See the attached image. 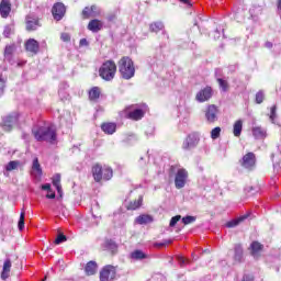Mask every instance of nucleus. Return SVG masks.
I'll list each match as a JSON object with an SVG mask.
<instances>
[{"instance_id": "nucleus-1", "label": "nucleus", "mask_w": 281, "mask_h": 281, "mask_svg": "<svg viewBox=\"0 0 281 281\" xmlns=\"http://www.w3.org/2000/svg\"><path fill=\"white\" fill-rule=\"evenodd\" d=\"M32 134L36 142H47V144H56L58 142V134L52 126H34Z\"/></svg>"}, {"instance_id": "nucleus-2", "label": "nucleus", "mask_w": 281, "mask_h": 281, "mask_svg": "<svg viewBox=\"0 0 281 281\" xmlns=\"http://www.w3.org/2000/svg\"><path fill=\"white\" fill-rule=\"evenodd\" d=\"M119 72L123 80H131L135 77V63L128 56H124L119 60Z\"/></svg>"}, {"instance_id": "nucleus-3", "label": "nucleus", "mask_w": 281, "mask_h": 281, "mask_svg": "<svg viewBox=\"0 0 281 281\" xmlns=\"http://www.w3.org/2000/svg\"><path fill=\"white\" fill-rule=\"evenodd\" d=\"M115 74H117V65L113 59L103 61L99 68V76L105 82H111L115 78Z\"/></svg>"}, {"instance_id": "nucleus-4", "label": "nucleus", "mask_w": 281, "mask_h": 281, "mask_svg": "<svg viewBox=\"0 0 281 281\" xmlns=\"http://www.w3.org/2000/svg\"><path fill=\"white\" fill-rule=\"evenodd\" d=\"M92 177L97 183L100 181H111L113 179V169L106 165L97 164L92 167Z\"/></svg>"}, {"instance_id": "nucleus-5", "label": "nucleus", "mask_w": 281, "mask_h": 281, "mask_svg": "<svg viewBox=\"0 0 281 281\" xmlns=\"http://www.w3.org/2000/svg\"><path fill=\"white\" fill-rule=\"evenodd\" d=\"M146 111H148V105L142 104L139 108H135V105H131L126 109L125 115L128 120H134L135 122L142 120L144 115H146Z\"/></svg>"}, {"instance_id": "nucleus-6", "label": "nucleus", "mask_w": 281, "mask_h": 281, "mask_svg": "<svg viewBox=\"0 0 281 281\" xmlns=\"http://www.w3.org/2000/svg\"><path fill=\"white\" fill-rule=\"evenodd\" d=\"M19 117H21V114H19L18 112H13L7 115L2 122L3 131H7L8 133H10V131H12V128H14L16 124H19Z\"/></svg>"}, {"instance_id": "nucleus-7", "label": "nucleus", "mask_w": 281, "mask_h": 281, "mask_svg": "<svg viewBox=\"0 0 281 281\" xmlns=\"http://www.w3.org/2000/svg\"><path fill=\"white\" fill-rule=\"evenodd\" d=\"M117 276V268L114 266L108 265L104 266L100 271V281H113V279Z\"/></svg>"}, {"instance_id": "nucleus-8", "label": "nucleus", "mask_w": 281, "mask_h": 281, "mask_svg": "<svg viewBox=\"0 0 281 281\" xmlns=\"http://www.w3.org/2000/svg\"><path fill=\"white\" fill-rule=\"evenodd\" d=\"M187 181H188V170L179 169L176 172V177H175V186L177 190H181V188H186Z\"/></svg>"}, {"instance_id": "nucleus-9", "label": "nucleus", "mask_w": 281, "mask_h": 281, "mask_svg": "<svg viewBox=\"0 0 281 281\" xmlns=\"http://www.w3.org/2000/svg\"><path fill=\"white\" fill-rule=\"evenodd\" d=\"M66 13L67 8L63 4V2H57L52 8V14L55 21H63Z\"/></svg>"}, {"instance_id": "nucleus-10", "label": "nucleus", "mask_w": 281, "mask_h": 281, "mask_svg": "<svg viewBox=\"0 0 281 281\" xmlns=\"http://www.w3.org/2000/svg\"><path fill=\"white\" fill-rule=\"evenodd\" d=\"M212 95H214V89H212L210 86H206L196 93L195 100L198 102H207L209 100H212Z\"/></svg>"}, {"instance_id": "nucleus-11", "label": "nucleus", "mask_w": 281, "mask_h": 281, "mask_svg": "<svg viewBox=\"0 0 281 281\" xmlns=\"http://www.w3.org/2000/svg\"><path fill=\"white\" fill-rule=\"evenodd\" d=\"M205 119L209 124H214V122L218 121V106L215 104L207 105L205 110Z\"/></svg>"}, {"instance_id": "nucleus-12", "label": "nucleus", "mask_w": 281, "mask_h": 281, "mask_svg": "<svg viewBox=\"0 0 281 281\" xmlns=\"http://www.w3.org/2000/svg\"><path fill=\"white\" fill-rule=\"evenodd\" d=\"M243 168H246V170H254L256 168V154L248 153L246 154L240 161Z\"/></svg>"}, {"instance_id": "nucleus-13", "label": "nucleus", "mask_w": 281, "mask_h": 281, "mask_svg": "<svg viewBox=\"0 0 281 281\" xmlns=\"http://www.w3.org/2000/svg\"><path fill=\"white\" fill-rule=\"evenodd\" d=\"M199 145V135L192 133L189 134L182 144L183 150H192V148H196Z\"/></svg>"}, {"instance_id": "nucleus-14", "label": "nucleus", "mask_w": 281, "mask_h": 281, "mask_svg": "<svg viewBox=\"0 0 281 281\" xmlns=\"http://www.w3.org/2000/svg\"><path fill=\"white\" fill-rule=\"evenodd\" d=\"M12 12V2L10 0L0 1V16L8 19Z\"/></svg>"}, {"instance_id": "nucleus-15", "label": "nucleus", "mask_w": 281, "mask_h": 281, "mask_svg": "<svg viewBox=\"0 0 281 281\" xmlns=\"http://www.w3.org/2000/svg\"><path fill=\"white\" fill-rule=\"evenodd\" d=\"M31 176L35 179V181H41L43 177V169L41 168V164L38 162V158H34Z\"/></svg>"}, {"instance_id": "nucleus-16", "label": "nucleus", "mask_w": 281, "mask_h": 281, "mask_svg": "<svg viewBox=\"0 0 281 281\" xmlns=\"http://www.w3.org/2000/svg\"><path fill=\"white\" fill-rule=\"evenodd\" d=\"M25 49L30 52V54L36 55L41 52V44L34 38H30L25 42Z\"/></svg>"}, {"instance_id": "nucleus-17", "label": "nucleus", "mask_w": 281, "mask_h": 281, "mask_svg": "<svg viewBox=\"0 0 281 281\" xmlns=\"http://www.w3.org/2000/svg\"><path fill=\"white\" fill-rule=\"evenodd\" d=\"M164 22H154L149 25L150 32H155L156 34L158 32H162V38H165V41H169L170 36L166 31H164Z\"/></svg>"}, {"instance_id": "nucleus-18", "label": "nucleus", "mask_w": 281, "mask_h": 281, "mask_svg": "<svg viewBox=\"0 0 281 281\" xmlns=\"http://www.w3.org/2000/svg\"><path fill=\"white\" fill-rule=\"evenodd\" d=\"M38 27H41V22L38 21V18L27 15L26 16V30H27V32H34L35 30H38Z\"/></svg>"}, {"instance_id": "nucleus-19", "label": "nucleus", "mask_w": 281, "mask_h": 281, "mask_svg": "<svg viewBox=\"0 0 281 281\" xmlns=\"http://www.w3.org/2000/svg\"><path fill=\"white\" fill-rule=\"evenodd\" d=\"M16 50V46L14 44L8 45L4 48V59L7 63H10V65H13L12 57L14 56V52Z\"/></svg>"}, {"instance_id": "nucleus-20", "label": "nucleus", "mask_w": 281, "mask_h": 281, "mask_svg": "<svg viewBox=\"0 0 281 281\" xmlns=\"http://www.w3.org/2000/svg\"><path fill=\"white\" fill-rule=\"evenodd\" d=\"M102 27H104V24L98 19L91 20L88 24V30L90 32H93L94 34H97V32H100Z\"/></svg>"}, {"instance_id": "nucleus-21", "label": "nucleus", "mask_w": 281, "mask_h": 281, "mask_svg": "<svg viewBox=\"0 0 281 281\" xmlns=\"http://www.w3.org/2000/svg\"><path fill=\"white\" fill-rule=\"evenodd\" d=\"M11 269H12V261L8 258L4 260V263H3L1 280H8L10 278Z\"/></svg>"}, {"instance_id": "nucleus-22", "label": "nucleus", "mask_w": 281, "mask_h": 281, "mask_svg": "<svg viewBox=\"0 0 281 281\" xmlns=\"http://www.w3.org/2000/svg\"><path fill=\"white\" fill-rule=\"evenodd\" d=\"M262 249H265V246L258 241H252L250 245V254L254 256V258H258Z\"/></svg>"}, {"instance_id": "nucleus-23", "label": "nucleus", "mask_w": 281, "mask_h": 281, "mask_svg": "<svg viewBox=\"0 0 281 281\" xmlns=\"http://www.w3.org/2000/svg\"><path fill=\"white\" fill-rule=\"evenodd\" d=\"M252 135L256 139H265L267 137V130L261 126L252 127Z\"/></svg>"}, {"instance_id": "nucleus-24", "label": "nucleus", "mask_w": 281, "mask_h": 281, "mask_svg": "<svg viewBox=\"0 0 281 281\" xmlns=\"http://www.w3.org/2000/svg\"><path fill=\"white\" fill-rule=\"evenodd\" d=\"M116 128H117V125L115 123H104L101 125V130L106 135H113V133H115Z\"/></svg>"}, {"instance_id": "nucleus-25", "label": "nucleus", "mask_w": 281, "mask_h": 281, "mask_svg": "<svg viewBox=\"0 0 281 281\" xmlns=\"http://www.w3.org/2000/svg\"><path fill=\"white\" fill-rule=\"evenodd\" d=\"M85 271L88 276H95L98 271V263L95 261H89L86 265Z\"/></svg>"}, {"instance_id": "nucleus-26", "label": "nucleus", "mask_w": 281, "mask_h": 281, "mask_svg": "<svg viewBox=\"0 0 281 281\" xmlns=\"http://www.w3.org/2000/svg\"><path fill=\"white\" fill-rule=\"evenodd\" d=\"M105 251H111V254H115L117 251V244L112 239H106L103 244Z\"/></svg>"}, {"instance_id": "nucleus-27", "label": "nucleus", "mask_w": 281, "mask_h": 281, "mask_svg": "<svg viewBox=\"0 0 281 281\" xmlns=\"http://www.w3.org/2000/svg\"><path fill=\"white\" fill-rule=\"evenodd\" d=\"M101 91L99 87H93L90 91H89V100H91V102H97L98 100H100V95H101Z\"/></svg>"}, {"instance_id": "nucleus-28", "label": "nucleus", "mask_w": 281, "mask_h": 281, "mask_svg": "<svg viewBox=\"0 0 281 281\" xmlns=\"http://www.w3.org/2000/svg\"><path fill=\"white\" fill-rule=\"evenodd\" d=\"M135 223H137V225H148V223H153V216L150 215H139L136 217Z\"/></svg>"}, {"instance_id": "nucleus-29", "label": "nucleus", "mask_w": 281, "mask_h": 281, "mask_svg": "<svg viewBox=\"0 0 281 281\" xmlns=\"http://www.w3.org/2000/svg\"><path fill=\"white\" fill-rule=\"evenodd\" d=\"M243 133V120H237L233 125V135L235 137H240Z\"/></svg>"}, {"instance_id": "nucleus-30", "label": "nucleus", "mask_w": 281, "mask_h": 281, "mask_svg": "<svg viewBox=\"0 0 281 281\" xmlns=\"http://www.w3.org/2000/svg\"><path fill=\"white\" fill-rule=\"evenodd\" d=\"M53 186L56 188L58 195L63 196V186L60 184V173L53 177Z\"/></svg>"}, {"instance_id": "nucleus-31", "label": "nucleus", "mask_w": 281, "mask_h": 281, "mask_svg": "<svg viewBox=\"0 0 281 281\" xmlns=\"http://www.w3.org/2000/svg\"><path fill=\"white\" fill-rule=\"evenodd\" d=\"M144 203V196L139 195L137 200L130 202L127 210H139Z\"/></svg>"}, {"instance_id": "nucleus-32", "label": "nucleus", "mask_w": 281, "mask_h": 281, "mask_svg": "<svg viewBox=\"0 0 281 281\" xmlns=\"http://www.w3.org/2000/svg\"><path fill=\"white\" fill-rule=\"evenodd\" d=\"M246 218H249V215H243L238 218L232 220L226 223V227H237V225H240L243 221H246Z\"/></svg>"}, {"instance_id": "nucleus-33", "label": "nucleus", "mask_w": 281, "mask_h": 281, "mask_svg": "<svg viewBox=\"0 0 281 281\" xmlns=\"http://www.w3.org/2000/svg\"><path fill=\"white\" fill-rule=\"evenodd\" d=\"M148 258V255H146L144 251L142 250H134L132 254H131V259L132 260H144Z\"/></svg>"}, {"instance_id": "nucleus-34", "label": "nucleus", "mask_w": 281, "mask_h": 281, "mask_svg": "<svg viewBox=\"0 0 281 281\" xmlns=\"http://www.w3.org/2000/svg\"><path fill=\"white\" fill-rule=\"evenodd\" d=\"M234 259L236 262H243V246L240 244L235 245Z\"/></svg>"}, {"instance_id": "nucleus-35", "label": "nucleus", "mask_w": 281, "mask_h": 281, "mask_svg": "<svg viewBox=\"0 0 281 281\" xmlns=\"http://www.w3.org/2000/svg\"><path fill=\"white\" fill-rule=\"evenodd\" d=\"M18 229L20 232H23V229H25V209H22L21 211L20 220L18 222Z\"/></svg>"}, {"instance_id": "nucleus-36", "label": "nucleus", "mask_w": 281, "mask_h": 281, "mask_svg": "<svg viewBox=\"0 0 281 281\" xmlns=\"http://www.w3.org/2000/svg\"><path fill=\"white\" fill-rule=\"evenodd\" d=\"M217 82H218L220 89H221V91H223V93H227L229 91V82H227V80L218 79Z\"/></svg>"}, {"instance_id": "nucleus-37", "label": "nucleus", "mask_w": 281, "mask_h": 281, "mask_svg": "<svg viewBox=\"0 0 281 281\" xmlns=\"http://www.w3.org/2000/svg\"><path fill=\"white\" fill-rule=\"evenodd\" d=\"M256 104H262L265 102V90H259L255 95Z\"/></svg>"}, {"instance_id": "nucleus-38", "label": "nucleus", "mask_w": 281, "mask_h": 281, "mask_svg": "<svg viewBox=\"0 0 281 281\" xmlns=\"http://www.w3.org/2000/svg\"><path fill=\"white\" fill-rule=\"evenodd\" d=\"M19 168V161L18 160H11L7 166L5 170L8 172H12V170H16Z\"/></svg>"}, {"instance_id": "nucleus-39", "label": "nucleus", "mask_w": 281, "mask_h": 281, "mask_svg": "<svg viewBox=\"0 0 281 281\" xmlns=\"http://www.w3.org/2000/svg\"><path fill=\"white\" fill-rule=\"evenodd\" d=\"M278 105H272L270 109V120L272 124H276V119L278 117Z\"/></svg>"}, {"instance_id": "nucleus-40", "label": "nucleus", "mask_w": 281, "mask_h": 281, "mask_svg": "<svg viewBox=\"0 0 281 281\" xmlns=\"http://www.w3.org/2000/svg\"><path fill=\"white\" fill-rule=\"evenodd\" d=\"M90 11H91V16L93 18L100 16V14H102V10L95 4H92L90 7Z\"/></svg>"}, {"instance_id": "nucleus-41", "label": "nucleus", "mask_w": 281, "mask_h": 281, "mask_svg": "<svg viewBox=\"0 0 281 281\" xmlns=\"http://www.w3.org/2000/svg\"><path fill=\"white\" fill-rule=\"evenodd\" d=\"M221 137V127H215L211 131V138L218 139Z\"/></svg>"}, {"instance_id": "nucleus-42", "label": "nucleus", "mask_w": 281, "mask_h": 281, "mask_svg": "<svg viewBox=\"0 0 281 281\" xmlns=\"http://www.w3.org/2000/svg\"><path fill=\"white\" fill-rule=\"evenodd\" d=\"M196 221L195 216L187 215L182 218L183 225H190L191 223H194Z\"/></svg>"}, {"instance_id": "nucleus-43", "label": "nucleus", "mask_w": 281, "mask_h": 281, "mask_svg": "<svg viewBox=\"0 0 281 281\" xmlns=\"http://www.w3.org/2000/svg\"><path fill=\"white\" fill-rule=\"evenodd\" d=\"M66 240L67 236H65L64 234H59L55 239V245H61V243H66Z\"/></svg>"}, {"instance_id": "nucleus-44", "label": "nucleus", "mask_w": 281, "mask_h": 281, "mask_svg": "<svg viewBox=\"0 0 281 281\" xmlns=\"http://www.w3.org/2000/svg\"><path fill=\"white\" fill-rule=\"evenodd\" d=\"M5 91V79H3V75H0V95H2Z\"/></svg>"}, {"instance_id": "nucleus-45", "label": "nucleus", "mask_w": 281, "mask_h": 281, "mask_svg": "<svg viewBox=\"0 0 281 281\" xmlns=\"http://www.w3.org/2000/svg\"><path fill=\"white\" fill-rule=\"evenodd\" d=\"M82 16L83 19H91V7H86L83 10H82Z\"/></svg>"}, {"instance_id": "nucleus-46", "label": "nucleus", "mask_w": 281, "mask_h": 281, "mask_svg": "<svg viewBox=\"0 0 281 281\" xmlns=\"http://www.w3.org/2000/svg\"><path fill=\"white\" fill-rule=\"evenodd\" d=\"M179 221H181V215H176L171 218L170 221V227H175V225H177V223H179Z\"/></svg>"}, {"instance_id": "nucleus-47", "label": "nucleus", "mask_w": 281, "mask_h": 281, "mask_svg": "<svg viewBox=\"0 0 281 281\" xmlns=\"http://www.w3.org/2000/svg\"><path fill=\"white\" fill-rule=\"evenodd\" d=\"M178 262L181 267H184V265H188V262H190V260L186 259V257H183V256H178Z\"/></svg>"}, {"instance_id": "nucleus-48", "label": "nucleus", "mask_w": 281, "mask_h": 281, "mask_svg": "<svg viewBox=\"0 0 281 281\" xmlns=\"http://www.w3.org/2000/svg\"><path fill=\"white\" fill-rule=\"evenodd\" d=\"M215 78L218 81L220 79H223V69L216 68L215 69Z\"/></svg>"}, {"instance_id": "nucleus-49", "label": "nucleus", "mask_w": 281, "mask_h": 281, "mask_svg": "<svg viewBox=\"0 0 281 281\" xmlns=\"http://www.w3.org/2000/svg\"><path fill=\"white\" fill-rule=\"evenodd\" d=\"M60 38L61 41H64V43H68V41H71V36L68 33H61Z\"/></svg>"}, {"instance_id": "nucleus-50", "label": "nucleus", "mask_w": 281, "mask_h": 281, "mask_svg": "<svg viewBox=\"0 0 281 281\" xmlns=\"http://www.w3.org/2000/svg\"><path fill=\"white\" fill-rule=\"evenodd\" d=\"M10 34H12V27L5 26L3 31V35L5 36V38H9Z\"/></svg>"}, {"instance_id": "nucleus-51", "label": "nucleus", "mask_w": 281, "mask_h": 281, "mask_svg": "<svg viewBox=\"0 0 281 281\" xmlns=\"http://www.w3.org/2000/svg\"><path fill=\"white\" fill-rule=\"evenodd\" d=\"M171 243L172 240L168 239V240H165V243H156L155 247H166V245H171Z\"/></svg>"}, {"instance_id": "nucleus-52", "label": "nucleus", "mask_w": 281, "mask_h": 281, "mask_svg": "<svg viewBox=\"0 0 281 281\" xmlns=\"http://www.w3.org/2000/svg\"><path fill=\"white\" fill-rule=\"evenodd\" d=\"M42 190H45L46 192H52V184L49 183L43 184Z\"/></svg>"}, {"instance_id": "nucleus-53", "label": "nucleus", "mask_w": 281, "mask_h": 281, "mask_svg": "<svg viewBox=\"0 0 281 281\" xmlns=\"http://www.w3.org/2000/svg\"><path fill=\"white\" fill-rule=\"evenodd\" d=\"M46 199H56V193L50 189L46 194Z\"/></svg>"}, {"instance_id": "nucleus-54", "label": "nucleus", "mask_w": 281, "mask_h": 281, "mask_svg": "<svg viewBox=\"0 0 281 281\" xmlns=\"http://www.w3.org/2000/svg\"><path fill=\"white\" fill-rule=\"evenodd\" d=\"M79 45L81 47H87V45H89V42L87 41V38H81L80 42H79Z\"/></svg>"}, {"instance_id": "nucleus-55", "label": "nucleus", "mask_w": 281, "mask_h": 281, "mask_svg": "<svg viewBox=\"0 0 281 281\" xmlns=\"http://www.w3.org/2000/svg\"><path fill=\"white\" fill-rule=\"evenodd\" d=\"M179 1L180 3H184V5H189V7L192 5V3H190V0H179Z\"/></svg>"}, {"instance_id": "nucleus-56", "label": "nucleus", "mask_w": 281, "mask_h": 281, "mask_svg": "<svg viewBox=\"0 0 281 281\" xmlns=\"http://www.w3.org/2000/svg\"><path fill=\"white\" fill-rule=\"evenodd\" d=\"M265 47H267L268 49H271V47H273V43H271V42H266V43H265Z\"/></svg>"}, {"instance_id": "nucleus-57", "label": "nucleus", "mask_w": 281, "mask_h": 281, "mask_svg": "<svg viewBox=\"0 0 281 281\" xmlns=\"http://www.w3.org/2000/svg\"><path fill=\"white\" fill-rule=\"evenodd\" d=\"M277 8H278V11L281 12V0H278Z\"/></svg>"}, {"instance_id": "nucleus-58", "label": "nucleus", "mask_w": 281, "mask_h": 281, "mask_svg": "<svg viewBox=\"0 0 281 281\" xmlns=\"http://www.w3.org/2000/svg\"><path fill=\"white\" fill-rule=\"evenodd\" d=\"M114 19V16H109L108 21H112Z\"/></svg>"}, {"instance_id": "nucleus-59", "label": "nucleus", "mask_w": 281, "mask_h": 281, "mask_svg": "<svg viewBox=\"0 0 281 281\" xmlns=\"http://www.w3.org/2000/svg\"><path fill=\"white\" fill-rule=\"evenodd\" d=\"M18 65H19V67H21V66H23V63H22V64H21V63H19Z\"/></svg>"}]
</instances>
